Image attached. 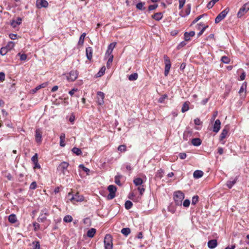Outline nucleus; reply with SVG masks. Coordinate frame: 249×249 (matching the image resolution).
<instances>
[{"label": "nucleus", "instance_id": "nucleus-1", "mask_svg": "<svg viewBox=\"0 0 249 249\" xmlns=\"http://www.w3.org/2000/svg\"><path fill=\"white\" fill-rule=\"evenodd\" d=\"M184 194L180 191H177L174 193V200L177 206H181L182 200L184 198Z\"/></svg>", "mask_w": 249, "mask_h": 249}, {"label": "nucleus", "instance_id": "nucleus-2", "mask_svg": "<svg viewBox=\"0 0 249 249\" xmlns=\"http://www.w3.org/2000/svg\"><path fill=\"white\" fill-rule=\"evenodd\" d=\"M104 242L105 249H112V237L110 234H107L106 235Z\"/></svg>", "mask_w": 249, "mask_h": 249}, {"label": "nucleus", "instance_id": "nucleus-3", "mask_svg": "<svg viewBox=\"0 0 249 249\" xmlns=\"http://www.w3.org/2000/svg\"><path fill=\"white\" fill-rule=\"evenodd\" d=\"M163 59L165 63L164 75L167 76L169 73L171 67V63L169 57L167 55H163Z\"/></svg>", "mask_w": 249, "mask_h": 249}, {"label": "nucleus", "instance_id": "nucleus-4", "mask_svg": "<svg viewBox=\"0 0 249 249\" xmlns=\"http://www.w3.org/2000/svg\"><path fill=\"white\" fill-rule=\"evenodd\" d=\"M229 11V8H226L223 11L221 12L215 18V23H218L223 19L226 17Z\"/></svg>", "mask_w": 249, "mask_h": 249}, {"label": "nucleus", "instance_id": "nucleus-5", "mask_svg": "<svg viewBox=\"0 0 249 249\" xmlns=\"http://www.w3.org/2000/svg\"><path fill=\"white\" fill-rule=\"evenodd\" d=\"M107 190L109 193L107 196V198L108 200L112 199L115 196V193L117 190V188L113 185H110L108 186Z\"/></svg>", "mask_w": 249, "mask_h": 249}, {"label": "nucleus", "instance_id": "nucleus-6", "mask_svg": "<svg viewBox=\"0 0 249 249\" xmlns=\"http://www.w3.org/2000/svg\"><path fill=\"white\" fill-rule=\"evenodd\" d=\"M69 166V163L67 162L63 161L61 162L57 167V170L60 171L63 175H65L68 173L67 168Z\"/></svg>", "mask_w": 249, "mask_h": 249}, {"label": "nucleus", "instance_id": "nucleus-7", "mask_svg": "<svg viewBox=\"0 0 249 249\" xmlns=\"http://www.w3.org/2000/svg\"><path fill=\"white\" fill-rule=\"evenodd\" d=\"M249 10V2L244 4L237 13L238 18H241Z\"/></svg>", "mask_w": 249, "mask_h": 249}, {"label": "nucleus", "instance_id": "nucleus-8", "mask_svg": "<svg viewBox=\"0 0 249 249\" xmlns=\"http://www.w3.org/2000/svg\"><path fill=\"white\" fill-rule=\"evenodd\" d=\"M42 131L41 128H37L35 131V141L37 143L40 144L42 141Z\"/></svg>", "mask_w": 249, "mask_h": 249}, {"label": "nucleus", "instance_id": "nucleus-9", "mask_svg": "<svg viewBox=\"0 0 249 249\" xmlns=\"http://www.w3.org/2000/svg\"><path fill=\"white\" fill-rule=\"evenodd\" d=\"M78 74V73L77 71L72 70L69 72V75L67 77V79L69 81H74L77 79Z\"/></svg>", "mask_w": 249, "mask_h": 249}, {"label": "nucleus", "instance_id": "nucleus-10", "mask_svg": "<svg viewBox=\"0 0 249 249\" xmlns=\"http://www.w3.org/2000/svg\"><path fill=\"white\" fill-rule=\"evenodd\" d=\"M105 94L101 91H98L97 93V103L99 105H103L104 104Z\"/></svg>", "mask_w": 249, "mask_h": 249}, {"label": "nucleus", "instance_id": "nucleus-11", "mask_svg": "<svg viewBox=\"0 0 249 249\" xmlns=\"http://www.w3.org/2000/svg\"><path fill=\"white\" fill-rule=\"evenodd\" d=\"M36 6L38 8H46L48 6V2L46 0H36Z\"/></svg>", "mask_w": 249, "mask_h": 249}, {"label": "nucleus", "instance_id": "nucleus-12", "mask_svg": "<svg viewBox=\"0 0 249 249\" xmlns=\"http://www.w3.org/2000/svg\"><path fill=\"white\" fill-rule=\"evenodd\" d=\"M70 200L76 202H81L84 200V196L80 195L78 193H76L74 195L72 196Z\"/></svg>", "mask_w": 249, "mask_h": 249}, {"label": "nucleus", "instance_id": "nucleus-13", "mask_svg": "<svg viewBox=\"0 0 249 249\" xmlns=\"http://www.w3.org/2000/svg\"><path fill=\"white\" fill-rule=\"evenodd\" d=\"M229 131V127L228 126H225L224 129L222 130L220 135L219 140L220 141H222L224 139H225L226 136L228 134V133Z\"/></svg>", "mask_w": 249, "mask_h": 249}, {"label": "nucleus", "instance_id": "nucleus-14", "mask_svg": "<svg viewBox=\"0 0 249 249\" xmlns=\"http://www.w3.org/2000/svg\"><path fill=\"white\" fill-rule=\"evenodd\" d=\"M221 122L219 120H215L213 126V131L217 133L220 129Z\"/></svg>", "mask_w": 249, "mask_h": 249}, {"label": "nucleus", "instance_id": "nucleus-15", "mask_svg": "<svg viewBox=\"0 0 249 249\" xmlns=\"http://www.w3.org/2000/svg\"><path fill=\"white\" fill-rule=\"evenodd\" d=\"M217 246V242L216 239L210 240L208 242V247L211 249L215 248Z\"/></svg>", "mask_w": 249, "mask_h": 249}, {"label": "nucleus", "instance_id": "nucleus-16", "mask_svg": "<svg viewBox=\"0 0 249 249\" xmlns=\"http://www.w3.org/2000/svg\"><path fill=\"white\" fill-rule=\"evenodd\" d=\"M86 56L87 59L91 60L92 57V49L90 47H87L86 49Z\"/></svg>", "mask_w": 249, "mask_h": 249}, {"label": "nucleus", "instance_id": "nucleus-17", "mask_svg": "<svg viewBox=\"0 0 249 249\" xmlns=\"http://www.w3.org/2000/svg\"><path fill=\"white\" fill-rule=\"evenodd\" d=\"M195 32L194 31H191L190 32H185L184 34V38L185 41H189L190 37H193L195 36Z\"/></svg>", "mask_w": 249, "mask_h": 249}, {"label": "nucleus", "instance_id": "nucleus-18", "mask_svg": "<svg viewBox=\"0 0 249 249\" xmlns=\"http://www.w3.org/2000/svg\"><path fill=\"white\" fill-rule=\"evenodd\" d=\"M163 17L162 13L161 12H158L154 14L152 16V18L156 20L159 21Z\"/></svg>", "mask_w": 249, "mask_h": 249}, {"label": "nucleus", "instance_id": "nucleus-19", "mask_svg": "<svg viewBox=\"0 0 249 249\" xmlns=\"http://www.w3.org/2000/svg\"><path fill=\"white\" fill-rule=\"evenodd\" d=\"M203 175V172L201 170H196L193 173V176L195 178H199Z\"/></svg>", "mask_w": 249, "mask_h": 249}, {"label": "nucleus", "instance_id": "nucleus-20", "mask_svg": "<svg viewBox=\"0 0 249 249\" xmlns=\"http://www.w3.org/2000/svg\"><path fill=\"white\" fill-rule=\"evenodd\" d=\"M22 19L21 18L18 17L16 20H12L11 25L15 27L17 25H19L21 23Z\"/></svg>", "mask_w": 249, "mask_h": 249}, {"label": "nucleus", "instance_id": "nucleus-21", "mask_svg": "<svg viewBox=\"0 0 249 249\" xmlns=\"http://www.w3.org/2000/svg\"><path fill=\"white\" fill-rule=\"evenodd\" d=\"M96 230L95 229L91 228L88 231L87 235L89 237L92 238L94 237V236L96 233Z\"/></svg>", "mask_w": 249, "mask_h": 249}, {"label": "nucleus", "instance_id": "nucleus-22", "mask_svg": "<svg viewBox=\"0 0 249 249\" xmlns=\"http://www.w3.org/2000/svg\"><path fill=\"white\" fill-rule=\"evenodd\" d=\"M192 143L194 146H199L201 144V140L199 138H194L192 140Z\"/></svg>", "mask_w": 249, "mask_h": 249}, {"label": "nucleus", "instance_id": "nucleus-23", "mask_svg": "<svg viewBox=\"0 0 249 249\" xmlns=\"http://www.w3.org/2000/svg\"><path fill=\"white\" fill-rule=\"evenodd\" d=\"M189 104H190V103H189V102H188V101L184 103V104H183L182 108H181L182 112L184 113V112L188 111L189 109Z\"/></svg>", "mask_w": 249, "mask_h": 249}, {"label": "nucleus", "instance_id": "nucleus-24", "mask_svg": "<svg viewBox=\"0 0 249 249\" xmlns=\"http://www.w3.org/2000/svg\"><path fill=\"white\" fill-rule=\"evenodd\" d=\"M8 221L12 224L15 223L17 221V217L15 214H11L8 216Z\"/></svg>", "mask_w": 249, "mask_h": 249}, {"label": "nucleus", "instance_id": "nucleus-25", "mask_svg": "<svg viewBox=\"0 0 249 249\" xmlns=\"http://www.w3.org/2000/svg\"><path fill=\"white\" fill-rule=\"evenodd\" d=\"M133 182L136 186H142L143 182L141 178H137L134 179Z\"/></svg>", "mask_w": 249, "mask_h": 249}, {"label": "nucleus", "instance_id": "nucleus-26", "mask_svg": "<svg viewBox=\"0 0 249 249\" xmlns=\"http://www.w3.org/2000/svg\"><path fill=\"white\" fill-rule=\"evenodd\" d=\"M237 178H234L233 180L231 181V180H229L227 181V187L229 188V189H231L232 188V187L233 186V185H234L236 181H237Z\"/></svg>", "mask_w": 249, "mask_h": 249}, {"label": "nucleus", "instance_id": "nucleus-27", "mask_svg": "<svg viewBox=\"0 0 249 249\" xmlns=\"http://www.w3.org/2000/svg\"><path fill=\"white\" fill-rule=\"evenodd\" d=\"M130 232L131 230L129 228H124L121 230V233L125 236H127L129 234H130Z\"/></svg>", "mask_w": 249, "mask_h": 249}, {"label": "nucleus", "instance_id": "nucleus-28", "mask_svg": "<svg viewBox=\"0 0 249 249\" xmlns=\"http://www.w3.org/2000/svg\"><path fill=\"white\" fill-rule=\"evenodd\" d=\"M116 43H111L108 46V49L107 51V53H111L112 52L113 49L115 47Z\"/></svg>", "mask_w": 249, "mask_h": 249}, {"label": "nucleus", "instance_id": "nucleus-29", "mask_svg": "<svg viewBox=\"0 0 249 249\" xmlns=\"http://www.w3.org/2000/svg\"><path fill=\"white\" fill-rule=\"evenodd\" d=\"M47 85V83H44L39 86H37L36 88L33 89V92L34 93L36 92L38 90L40 89L41 88H45Z\"/></svg>", "mask_w": 249, "mask_h": 249}, {"label": "nucleus", "instance_id": "nucleus-30", "mask_svg": "<svg viewBox=\"0 0 249 249\" xmlns=\"http://www.w3.org/2000/svg\"><path fill=\"white\" fill-rule=\"evenodd\" d=\"M72 152L75 154L77 156L81 155L82 153L81 150L80 148L77 147H73L72 150Z\"/></svg>", "mask_w": 249, "mask_h": 249}, {"label": "nucleus", "instance_id": "nucleus-31", "mask_svg": "<svg viewBox=\"0 0 249 249\" xmlns=\"http://www.w3.org/2000/svg\"><path fill=\"white\" fill-rule=\"evenodd\" d=\"M46 216H47L40 213L39 217L37 219V220L38 222H44L47 220Z\"/></svg>", "mask_w": 249, "mask_h": 249}, {"label": "nucleus", "instance_id": "nucleus-32", "mask_svg": "<svg viewBox=\"0 0 249 249\" xmlns=\"http://www.w3.org/2000/svg\"><path fill=\"white\" fill-rule=\"evenodd\" d=\"M138 74L137 73H134L130 74L128 77V79L130 81H134L138 79Z\"/></svg>", "mask_w": 249, "mask_h": 249}, {"label": "nucleus", "instance_id": "nucleus-33", "mask_svg": "<svg viewBox=\"0 0 249 249\" xmlns=\"http://www.w3.org/2000/svg\"><path fill=\"white\" fill-rule=\"evenodd\" d=\"M132 206H133V203L130 200H127L125 201L124 206H125V208L126 210H129L130 209H131L132 208Z\"/></svg>", "mask_w": 249, "mask_h": 249}, {"label": "nucleus", "instance_id": "nucleus-34", "mask_svg": "<svg viewBox=\"0 0 249 249\" xmlns=\"http://www.w3.org/2000/svg\"><path fill=\"white\" fill-rule=\"evenodd\" d=\"M122 176L121 175H118L115 177V182L119 186L121 185L120 178H122Z\"/></svg>", "mask_w": 249, "mask_h": 249}, {"label": "nucleus", "instance_id": "nucleus-35", "mask_svg": "<svg viewBox=\"0 0 249 249\" xmlns=\"http://www.w3.org/2000/svg\"><path fill=\"white\" fill-rule=\"evenodd\" d=\"M86 34V33H83L79 37V40L78 41V44L82 45L84 43V38L85 37Z\"/></svg>", "mask_w": 249, "mask_h": 249}, {"label": "nucleus", "instance_id": "nucleus-36", "mask_svg": "<svg viewBox=\"0 0 249 249\" xmlns=\"http://www.w3.org/2000/svg\"><path fill=\"white\" fill-rule=\"evenodd\" d=\"M218 0H212L207 4V7L209 9H211L213 6L214 4Z\"/></svg>", "mask_w": 249, "mask_h": 249}, {"label": "nucleus", "instance_id": "nucleus-37", "mask_svg": "<svg viewBox=\"0 0 249 249\" xmlns=\"http://www.w3.org/2000/svg\"><path fill=\"white\" fill-rule=\"evenodd\" d=\"M17 56H19L20 60L21 61H25L27 59V55L25 53L21 54L20 53H19L17 54Z\"/></svg>", "mask_w": 249, "mask_h": 249}, {"label": "nucleus", "instance_id": "nucleus-38", "mask_svg": "<svg viewBox=\"0 0 249 249\" xmlns=\"http://www.w3.org/2000/svg\"><path fill=\"white\" fill-rule=\"evenodd\" d=\"M106 67L105 66H103L102 67L99 71L97 73V76L98 77H101L102 76V75H103L105 72V71H106Z\"/></svg>", "mask_w": 249, "mask_h": 249}, {"label": "nucleus", "instance_id": "nucleus-39", "mask_svg": "<svg viewBox=\"0 0 249 249\" xmlns=\"http://www.w3.org/2000/svg\"><path fill=\"white\" fill-rule=\"evenodd\" d=\"M32 244L34 245L33 249H40V245L38 241H33Z\"/></svg>", "mask_w": 249, "mask_h": 249}, {"label": "nucleus", "instance_id": "nucleus-40", "mask_svg": "<svg viewBox=\"0 0 249 249\" xmlns=\"http://www.w3.org/2000/svg\"><path fill=\"white\" fill-rule=\"evenodd\" d=\"M15 46V43L13 41H9L5 47L8 51L12 50Z\"/></svg>", "mask_w": 249, "mask_h": 249}, {"label": "nucleus", "instance_id": "nucleus-41", "mask_svg": "<svg viewBox=\"0 0 249 249\" xmlns=\"http://www.w3.org/2000/svg\"><path fill=\"white\" fill-rule=\"evenodd\" d=\"M72 219L73 218L70 215H67L64 217L63 220L66 223H69L71 222Z\"/></svg>", "mask_w": 249, "mask_h": 249}, {"label": "nucleus", "instance_id": "nucleus-42", "mask_svg": "<svg viewBox=\"0 0 249 249\" xmlns=\"http://www.w3.org/2000/svg\"><path fill=\"white\" fill-rule=\"evenodd\" d=\"M247 88V83L244 82L242 85L241 86L240 89L239 90V93L241 95L242 93H243L244 91L246 90Z\"/></svg>", "mask_w": 249, "mask_h": 249}, {"label": "nucleus", "instance_id": "nucleus-43", "mask_svg": "<svg viewBox=\"0 0 249 249\" xmlns=\"http://www.w3.org/2000/svg\"><path fill=\"white\" fill-rule=\"evenodd\" d=\"M144 2H140L137 4L136 8L141 10H144L145 9V7L144 6Z\"/></svg>", "mask_w": 249, "mask_h": 249}, {"label": "nucleus", "instance_id": "nucleus-44", "mask_svg": "<svg viewBox=\"0 0 249 249\" xmlns=\"http://www.w3.org/2000/svg\"><path fill=\"white\" fill-rule=\"evenodd\" d=\"M186 6H187V8L185 9V15L184 16H183V17H185V16L189 15L191 12V4H188Z\"/></svg>", "mask_w": 249, "mask_h": 249}, {"label": "nucleus", "instance_id": "nucleus-45", "mask_svg": "<svg viewBox=\"0 0 249 249\" xmlns=\"http://www.w3.org/2000/svg\"><path fill=\"white\" fill-rule=\"evenodd\" d=\"M221 61L224 63L228 64L230 61V59L228 57L223 56L221 57Z\"/></svg>", "mask_w": 249, "mask_h": 249}, {"label": "nucleus", "instance_id": "nucleus-46", "mask_svg": "<svg viewBox=\"0 0 249 249\" xmlns=\"http://www.w3.org/2000/svg\"><path fill=\"white\" fill-rule=\"evenodd\" d=\"M118 150L121 152H125L126 150V145L124 144L120 145L118 147Z\"/></svg>", "mask_w": 249, "mask_h": 249}, {"label": "nucleus", "instance_id": "nucleus-47", "mask_svg": "<svg viewBox=\"0 0 249 249\" xmlns=\"http://www.w3.org/2000/svg\"><path fill=\"white\" fill-rule=\"evenodd\" d=\"M199 197L198 196H195L193 197L192 199V204L196 205L198 201Z\"/></svg>", "mask_w": 249, "mask_h": 249}, {"label": "nucleus", "instance_id": "nucleus-48", "mask_svg": "<svg viewBox=\"0 0 249 249\" xmlns=\"http://www.w3.org/2000/svg\"><path fill=\"white\" fill-rule=\"evenodd\" d=\"M9 51L5 47H2L0 50V54L1 55H4L7 53Z\"/></svg>", "mask_w": 249, "mask_h": 249}, {"label": "nucleus", "instance_id": "nucleus-49", "mask_svg": "<svg viewBox=\"0 0 249 249\" xmlns=\"http://www.w3.org/2000/svg\"><path fill=\"white\" fill-rule=\"evenodd\" d=\"M168 211L172 213H174L176 211V208L174 206L170 205L168 207Z\"/></svg>", "mask_w": 249, "mask_h": 249}, {"label": "nucleus", "instance_id": "nucleus-50", "mask_svg": "<svg viewBox=\"0 0 249 249\" xmlns=\"http://www.w3.org/2000/svg\"><path fill=\"white\" fill-rule=\"evenodd\" d=\"M206 14H202L201 15L199 16L197 18H196L192 22V25L196 23L199 19H200L202 17L205 16Z\"/></svg>", "mask_w": 249, "mask_h": 249}, {"label": "nucleus", "instance_id": "nucleus-51", "mask_svg": "<svg viewBox=\"0 0 249 249\" xmlns=\"http://www.w3.org/2000/svg\"><path fill=\"white\" fill-rule=\"evenodd\" d=\"M113 56L112 55H111L108 58L107 63V68H110V65L112 63V61H113Z\"/></svg>", "mask_w": 249, "mask_h": 249}, {"label": "nucleus", "instance_id": "nucleus-52", "mask_svg": "<svg viewBox=\"0 0 249 249\" xmlns=\"http://www.w3.org/2000/svg\"><path fill=\"white\" fill-rule=\"evenodd\" d=\"M168 96L166 94H164L162 96H161L159 99V102L160 103H162L164 102V100L167 98Z\"/></svg>", "mask_w": 249, "mask_h": 249}, {"label": "nucleus", "instance_id": "nucleus-53", "mask_svg": "<svg viewBox=\"0 0 249 249\" xmlns=\"http://www.w3.org/2000/svg\"><path fill=\"white\" fill-rule=\"evenodd\" d=\"M41 214H43V215H45L46 216H48L49 215L48 209L45 208L41 210Z\"/></svg>", "mask_w": 249, "mask_h": 249}, {"label": "nucleus", "instance_id": "nucleus-54", "mask_svg": "<svg viewBox=\"0 0 249 249\" xmlns=\"http://www.w3.org/2000/svg\"><path fill=\"white\" fill-rule=\"evenodd\" d=\"M37 187V184L36 181H33L30 185V190H35Z\"/></svg>", "mask_w": 249, "mask_h": 249}, {"label": "nucleus", "instance_id": "nucleus-55", "mask_svg": "<svg viewBox=\"0 0 249 249\" xmlns=\"http://www.w3.org/2000/svg\"><path fill=\"white\" fill-rule=\"evenodd\" d=\"M207 28H208V25L204 26V27H203V28L201 29L200 32L198 33L197 36H201L203 34V33H204V32L205 31V30Z\"/></svg>", "mask_w": 249, "mask_h": 249}, {"label": "nucleus", "instance_id": "nucleus-56", "mask_svg": "<svg viewBox=\"0 0 249 249\" xmlns=\"http://www.w3.org/2000/svg\"><path fill=\"white\" fill-rule=\"evenodd\" d=\"M33 163L38 162V155L36 153L31 159Z\"/></svg>", "mask_w": 249, "mask_h": 249}, {"label": "nucleus", "instance_id": "nucleus-57", "mask_svg": "<svg viewBox=\"0 0 249 249\" xmlns=\"http://www.w3.org/2000/svg\"><path fill=\"white\" fill-rule=\"evenodd\" d=\"M79 167L87 173L89 172V169L85 167L83 164H80Z\"/></svg>", "mask_w": 249, "mask_h": 249}, {"label": "nucleus", "instance_id": "nucleus-58", "mask_svg": "<svg viewBox=\"0 0 249 249\" xmlns=\"http://www.w3.org/2000/svg\"><path fill=\"white\" fill-rule=\"evenodd\" d=\"M138 190H139L140 194L142 195L143 192L145 191V189L143 185L140 186L138 188Z\"/></svg>", "mask_w": 249, "mask_h": 249}, {"label": "nucleus", "instance_id": "nucleus-59", "mask_svg": "<svg viewBox=\"0 0 249 249\" xmlns=\"http://www.w3.org/2000/svg\"><path fill=\"white\" fill-rule=\"evenodd\" d=\"M178 2H179L178 8L179 9H180L183 7V6L185 3V0H178Z\"/></svg>", "mask_w": 249, "mask_h": 249}, {"label": "nucleus", "instance_id": "nucleus-60", "mask_svg": "<svg viewBox=\"0 0 249 249\" xmlns=\"http://www.w3.org/2000/svg\"><path fill=\"white\" fill-rule=\"evenodd\" d=\"M190 201L188 199H185L184 201V202H183V205L185 207H189L190 205Z\"/></svg>", "mask_w": 249, "mask_h": 249}, {"label": "nucleus", "instance_id": "nucleus-61", "mask_svg": "<svg viewBox=\"0 0 249 249\" xmlns=\"http://www.w3.org/2000/svg\"><path fill=\"white\" fill-rule=\"evenodd\" d=\"M158 4H153V5H150L148 6V10L149 11H152L155 10L158 7Z\"/></svg>", "mask_w": 249, "mask_h": 249}, {"label": "nucleus", "instance_id": "nucleus-62", "mask_svg": "<svg viewBox=\"0 0 249 249\" xmlns=\"http://www.w3.org/2000/svg\"><path fill=\"white\" fill-rule=\"evenodd\" d=\"M33 226L35 231L38 230L40 228V225L36 222L33 223Z\"/></svg>", "mask_w": 249, "mask_h": 249}, {"label": "nucleus", "instance_id": "nucleus-63", "mask_svg": "<svg viewBox=\"0 0 249 249\" xmlns=\"http://www.w3.org/2000/svg\"><path fill=\"white\" fill-rule=\"evenodd\" d=\"M163 170L161 169H160L158 170L157 173V176L160 178H162L163 177Z\"/></svg>", "mask_w": 249, "mask_h": 249}, {"label": "nucleus", "instance_id": "nucleus-64", "mask_svg": "<svg viewBox=\"0 0 249 249\" xmlns=\"http://www.w3.org/2000/svg\"><path fill=\"white\" fill-rule=\"evenodd\" d=\"M186 157H187V155L185 153L182 152V153H180L179 154V157L181 160L185 159L186 158Z\"/></svg>", "mask_w": 249, "mask_h": 249}]
</instances>
